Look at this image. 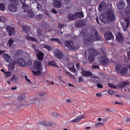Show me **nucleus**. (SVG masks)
I'll return each instance as SVG.
<instances>
[{
    "mask_svg": "<svg viewBox=\"0 0 130 130\" xmlns=\"http://www.w3.org/2000/svg\"><path fill=\"white\" fill-rule=\"evenodd\" d=\"M83 77H90V78H93V79H98L100 80V78L96 76H93V73L90 71L85 70L84 67H81V72H80Z\"/></svg>",
    "mask_w": 130,
    "mask_h": 130,
    "instance_id": "20e7f679",
    "label": "nucleus"
},
{
    "mask_svg": "<svg viewBox=\"0 0 130 130\" xmlns=\"http://www.w3.org/2000/svg\"><path fill=\"white\" fill-rule=\"evenodd\" d=\"M17 62L20 67H25L26 66V62L22 58H18L17 59Z\"/></svg>",
    "mask_w": 130,
    "mask_h": 130,
    "instance_id": "4be33fe9",
    "label": "nucleus"
},
{
    "mask_svg": "<svg viewBox=\"0 0 130 130\" xmlns=\"http://www.w3.org/2000/svg\"><path fill=\"white\" fill-rule=\"evenodd\" d=\"M42 70H38L37 71H32L34 76H41L42 75Z\"/></svg>",
    "mask_w": 130,
    "mask_h": 130,
    "instance_id": "473e14b6",
    "label": "nucleus"
},
{
    "mask_svg": "<svg viewBox=\"0 0 130 130\" xmlns=\"http://www.w3.org/2000/svg\"><path fill=\"white\" fill-rule=\"evenodd\" d=\"M116 38L119 42V43H123V41H124V38L121 35V33L118 32L116 34Z\"/></svg>",
    "mask_w": 130,
    "mask_h": 130,
    "instance_id": "9d476101",
    "label": "nucleus"
},
{
    "mask_svg": "<svg viewBox=\"0 0 130 130\" xmlns=\"http://www.w3.org/2000/svg\"><path fill=\"white\" fill-rule=\"evenodd\" d=\"M75 18L76 19H78V18H79L80 19H82L84 18V13L83 11H81L80 12H77L75 13Z\"/></svg>",
    "mask_w": 130,
    "mask_h": 130,
    "instance_id": "393cba45",
    "label": "nucleus"
},
{
    "mask_svg": "<svg viewBox=\"0 0 130 130\" xmlns=\"http://www.w3.org/2000/svg\"><path fill=\"white\" fill-rule=\"evenodd\" d=\"M25 66L27 67H31L32 66V61L31 60H27L26 62H25Z\"/></svg>",
    "mask_w": 130,
    "mask_h": 130,
    "instance_id": "4c0bfd02",
    "label": "nucleus"
},
{
    "mask_svg": "<svg viewBox=\"0 0 130 130\" xmlns=\"http://www.w3.org/2000/svg\"><path fill=\"white\" fill-rule=\"evenodd\" d=\"M7 32L9 33V36L15 35V29L14 27H11L10 25H7L6 27Z\"/></svg>",
    "mask_w": 130,
    "mask_h": 130,
    "instance_id": "f8f14e48",
    "label": "nucleus"
},
{
    "mask_svg": "<svg viewBox=\"0 0 130 130\" xmlns=\"http://www.w3.org/2000/svg\"><path fill=\"white\" fill-rule=\"evenodd\" d=\"M59 39H58V38H52L51 39V41H56V42H57L58 41Z\"/></svg>",
    "mask_w": 130,
    "mask_h": 130,
    "instance_id": "052dcab7",
    "label": "nucleus"
},
{
    "mask_svg": "<svg viewBox=\"0 0 130 130\" xmlns=\"http://www.w3.org/2000/svg\"><path fill=\"white\" fill-rule=\"evenodd\" d=\"M18 99L19 100H25V99H26V96H25L24 95H19L18 96Z\"/></svg>",
    "mask_w": 130,
    "mask_h": 130,
    "instance_id": "49530a36",
    "label": "nucleus"
},
{
    "mask_svg": "<svg viewBox=\"0 0 130 130\" xmlns=\"http://www.w3.org/2000/svg\"><path fill=\"white\" fill-rule=\"evenodd\" d=\"M5 5L4 4V3H1L0 11H2V12H4V11H5Z\"/></svg>",
    "mask_w": 130,
    "mask_h": 130,
    "instance_id": "58836bf2",
    "label": "nucleus"
},
{
    "mask_svg": "<svg viewBox=\"0 0 130 130\" xmlns=\"http://www.w3.org/2000/svg\"><path fill=\"white\" fill-rule=\"evenodd\" d=\"M44 95H45V93H44V92H41V93H39V96H40V97H43Z\"/></svg>",
    "mask_w": 130,
    "mask_h": 130,
    "instance_id": "69168bd1",
    "label": "nucleus"
},
{
    "mask_svg": "<svg viewBox=\"0 0 130 130\" xmlns=\"http://www.w3.org/2000/svg\"><path fill=\"white\" fill-rule=\"evenodd\" d=\"M76 15L74 13V15L70 13L68 15V20H69V21H73L74 20H76Z\"/></svg>",
    "mask_w": 130,
    "mask_h": 130,
    "instance_id": "cd10ccee",
    "label": "nucleus"
},
{
    "mask_svg": "<svg viewBox=\"0 0 130 130\" xmlns=\"http://www.w3.org/2000/svg\"><path fill=\"white\" fill-rule=\"evenodd\" d=\"M127 53L128 59H129V60H130V52H127Z\"/></svg>",
    "mask_w": 130,
    "mask_h": 130,
    "instance_id": "774afa93",
    "label": "nucleus"
},
{
    "mask_svg": "<svg viewBox=\"0 0 130 130\" xmlns=\"http://www.w3.org/2000/svg\"><path fill=\"white\" fill-rule=\"evenodd\" d=\"M106 9H107V4L105 2H101L99 6V11L100 12H104Z\"/></svg>",
    "mask_w": 130,
    "mask_h": 130,
    "instance_id": "9b49d317",
    "label": "nucleus"
},
{
    "mask_svg": "<svg viewBox=\"0 0 130 130\" xmlns=\"http://www.w3.org/2000/svg\"><path fill=\"white\" fill-rule=\"evenodd\" d=\"M115 70L117 72V73H120V71H121V67L120 66L117 65L115 67Z\"/></svg>",
    "mask_w": 130,
    "mask_h": 130,
    "instance_id": "a19ab883",
    "label": "nucleus"
},
{
    "mask_svg": "<svg viewBox=\"0 0 130 130\" xmlns=\"http://www.w3.org/2000/svg\"><path fill=\"white\" fill-rule=\"evenodd\" d=\"M26 39H28V40H31V41H37V40H36V39H35L34 37L29 36H26Z\"/></svg>",
    "mask_w": 130,
    "mask_h": 130,
    "instance_id": "f704fd0d",
    "label": "nucleus"
},
{
    "mask_svg": "<svg viewBox=\"0 0 130 130\" xmlns=\"http://www.w3.org/2000/svg\"><path fill=\"white\" fill-rule=\"evenodd\" d=\"M15 42L14 40H13V39H10L8 41V44L10 47L13 45V44Z\"/></svg>",
    "mask_w": 130,
    "mask_h": 130,
    "instance_id": "ea45409f",
    "label": "nucleus"
},
{
    "mask_svg": "<svg viewBox=\"0 0 130 130\" xmlns=\"http://www.w3.org/2000/svg\"><path fill=\"white\" fill-rule=\"evenodd\" d=\"M23 10V12H26V13H27V17H28V18H33V17H34V13H33V11L30 10L29 8Z\"/></svg>",
    "mask_w": 130,
    "mask_h": 130,
    "instance_id": "a211bd4d",
    "label": "nucleus"
},
{
    "mask_svg": "<svg viewBox=\"0 0 130 130\" xmlns=\"http://www.w3.org/2000/svg\"><path fill=\"white\" fill-rule=\"evenodd\" d=\"M92 34L93 35V39L94 41H101V40H102V37L100 36L99 32L95 29H93Z\"/></svg>",
    "mask_w": 130,
    "mask_h": 130,
    "instance_id": "423d86ee",
    "label": "nucleus"
},
{
    "mask_svg": "<svg viewBox=\"0 0 130 130\" xmlns=\"http://www.w3.org/2000/svg\"><path fill=\"white\" fill-rule=\"evenodd\" d=\"M127 70H128V69H127V68H126V67H124V68H123L121 70V71H120V73L121 76H124V75H125V74H127Z\"/></svg>",
    "mask_w": 130,
    "mask_h": 130,
    "instance_id": "c85d7f7f",
    "label": "nucleus"
},
{
    "mask_svg": "<svg viewBox=\"0 0 130 130\" xmlns=\"http://www.w3.org/2000/svg\"><path fill=\"white\" fill-rule=\"evenodd\" d=\"M76 67L77 69V70H78V71H80V72H82V67L80 68V63H76Z\"/></svg>",
    "mask_w": 130,
    "mask_h": 130,
    "instance_id": "a18cd8bd",
    "label": "nucleus"
},
{
    "mask_svg": "<svg viewBox=\"0 0 130 130\" xmlns=\"http://www.w3.org/2000/svg\"><path fill=\"white\" fill-rule=\"evenodd\" d=\"M3 56L6 59L7 62H11L12 61V57H11L10 55L7 53H4Z\"/></svg>",
    "mask_w": 130,
    "mask_h": 130,
    "instance_id": "5701e85b",
    "label": "nucleus"
},
{
    "mask_svg": "<svg viewBox=\"0 0 130 130\" xmlns=\"http://www.w3.org/2000/svg\"><path fill=\"white\" fill-rule=\"evenodd\" d=\"M96 86L98 88H99L100 89L103 88V85L100 83H97Z\"/></svg>",
    "mask_w": 130,
    "mask_h": 130,
    "instance_id": "864d4df0",
    "label": "nucleus"
},
{
    "mask_svg": "<svg viewBox=\"0 0 130 130\" xmlns=\"http://www.w3.org/2000/svg\"><path fill=\"white\" fill-rule=\"evenodd\" d=\"M94 125L95 127H100V126L104 125V123L103 122H97Z\"/></svg>",
    "mask_w": 130,
    "mask_h": 130,
    "instance_id": "c9c22d12",
    "label": "nucleus"
},
{
    "mask_svg": "<svg viewBox=\"0 0 130 130\" xmlns=\"http://www.w3.org/2000/svg\"><path fill=\"white\" fill-rule=\"evenodd\" d=\"M8 8L11 12H16L17 11V6L13 4H10L8 6Z\"/></svg>",
    "mask_w": 130,
    "mask_h": 130,
    "instance_id": "6ab92c4d",
    "label": "nucleus"
},
{
    "mask_svg": "<svg viewBox=\"0 0 130 130\" xmlns=\"http://www.w3.org/2000/svg\"><path fill=\"white\" fill-rule=\"evenodd\" d=\"M83 118H85V116L84 115H81L78 117H77L76 119L71 120L70 122H79V121H81Z\"/></svg>",
    "mask_w": 130,
    "mask_h": 130,
    "instance_id": "412c9836",
    "label": "nucleus"
},
{
    "mask_svg": "<svg viewBox=\"0 0 130 130\" xmlns=\"http://www.w3.org/2000/svg\"><path fill=\"white\" fill-rule=\"evenodd\" d=\"M100 21L104 24H108V18L106 17V14H102L100 16Z\"/></svg>",
    "mask_w": 130,
    "mask_h": 130,
    "instance_id": "ddd939ff",
    "label": "nucleus"
},
{
    "mask_svg": "<svg viewBox=\"0 0 130 130\" xmlns=\"http://www.w3.org/2000/svg\"><path fill=\"white\" fill-rule=\"evenodd\" d=\"M122 85L123 86V88H124L126 87V86H128L129 85V83L128 82L126 81H123V82H121Z\"/></svg>",
    "mask_w": 130,
    "mask_h": 130,
    "instance_id": "c03bdc74",
    "label": "nucleus"
},
{
    "mask_svg": "<svg viewBox=\"0 0 130 130\" xmlns=\"http://www.w3.org/2000/svg\"><path fill=\"white\" fill-rule=\"evenodd\" d=\"M53 6L55 7V8H60L61 7V2L59 1L55 2L53 3Z\"/></svg>",
    "mask_w": 130,
    "mask_h": 130,
    "instance_id": "2f4dec72",
    "label": "nucleus"
},
{
    "mask_svg": "<svg viewBox=\"0 0 130 130\" xmlns=\"http://www.w3.org/2000/svg\"><path fill=\"white\" fill-rule=\"evenodd\" d=\"M9 72H14L15 71V63L12 62L8 66Z\"/></svg>",
    "mask_w": 130,
    "mask_h": 130,
    "instance_id": "a878e982",
    "label": "nucleus"
},
{
    "mask_svg": "<svg viewBox=\"0 0 130 130\" xmlns=\"http://www.w3.org/2000/svg\"><path fill=\"white\" fill-rule=\"evenodd\" d=\"M100 50L101 52V54L98 57L99 61L103 66H108V64H109V60H108V58L106 56L107 55L106 50L103 48H101Z\"/></svg>",
    "mask_w": 130,
    "mask_h": 130,
    "instance_id": "f257e3e1",
    "label": "nucleus"
},
{
    "mask_svg": "<svg viewBox=\"0 0 130 130\" xmlns=\"http://www.w3.org/2000/svg\"><path fill=\"white\" fill-rule=\"evenodd\" d=\"M10 2H13L14 4H15L17 6H18V5H19V0H10Z\"/></svg>",
    "mask_w": 130,
    "mask_h": 130,
    "instance_id": "8fccbe9b",
    "label": "nucleus"
},
{
    "mask_svg": "<svg viewBox=\"0 0 130 130\" xmlns=\"http://www.w3.org/2000/svg\"><path fill=\"white\" fill-rule=\"evenodd\" d=\"M34 69L36 71H42V66L41 65V61L35 60L34 62Z\"/></svg>",
    "mask_w": 130,
    "mask_h": 130,
    "instance_id": "0eeeda50",
    "label": "nucleus"
},
{
    "mask_svg": "<svg viewBox=\"0 0 130 130\" xmlns=\"http://www.w3.org/2000/svg\"><path fill=\"white\" fill-rule=\"evenodd\" d=\"M5 75H6V77H7V78H9V77H11V72H5Z\"/></svg>",
    "mask_w": 130,
    "mask_h": 130,
    "instance_id": "3c124183",
    "label": "nucleus"
},
{
    "mask_svg": "<svg viewBox=\"0 0 130 130\" xmlns=\"http://www.w3.org/2000/svg\"><path fill=\"white\" fill-rule=\"evenodd\" d=\"M125 6V4L122 1H120L117 5L118 10H122Z\"/></svg>",
    "mask_w": 130,
    "mask_h": 130,
    "instance_id": "b1692460",
    "label": "nucleus"
},
{
    "mask_svg": "<svg viewBox=\"0 0 130 130\" xmlns=\"http://www.w3.org/2000/svg\"><path fill=\"white\" fill-rule=\"evenodd\" d=\"M37 33H38V36H42V31H41V30L38 29L37 30Z\"/></svg>",
    "mask_w": 130,
    "mask_h": 130,
    "instance_id": "5fc2aeb1",
    "label": "nucleus"
},
{
    "mask_svg": "<svg viewBox=\"0 0 130 130\" xmlns=\"http://www.w3.org/2000/svg\"><path fill=\"white\" fill-rule=\"evenodd\" d=\"M54 55L57 58H62L63 57V53L60 50H56L55 52Z\"/></svg>",
    "mask_w": 130,
    "mask_h": 130,
    "instance_id": "dca6fc26",
    "label": "nucleus"
},
{
    "mask_svg": "<svg viewBox=\"0 0 130 130\" xmlns=\"http://www.w3.org/2000/svg\"><path fill=\"white\" fill-rule=\"evenodd\" d=\"M52 116L56 117L58 116V114H57L56 112H54L51 114Z\"/></svg>",
    "mask_w": 130,
    "mask_h": 130,
    "instance_id": "4d7b16f0",
    "label": "nucleus"
},
{
    "mask_svg": "<svg viewBox=\"0 0 130 130\" xmlns=\"http://www.w3.org/2000/svg\"><path fill=\"white\" fill-rule=\"evenodd\" d=\"M20 1L21 3L22 7L23 9H28V8H29V5L25 4L26 1H25V0H20Z\"/></svg>",
    "mask_w": 130,
    "mask_h": 130,
    "instance_id": "c756f323",
    "label": "nucleus"
},
{
    "mask_svg": "<svg viewBox=\"0 0 130 130\" xmlns=\"http://www.w3.org/2000/svg\"><path fill=\"white\" fill-rule=\"evenodd\" d=\"M115 104H118L119 105H123V103L122 102H115Z\"/></svg>",
    "mask_w": 130,
    "mask_h": 130,
    "instance_id": "e2e57ef3",
    "label": "nucleus"
},
{
    "mask_svg": "<svg viewBox=\"0 0 130 130\" xmlns=\"http://www.w3.org/2000/svg\"><path fill=\"white\" fill-rule=\"evenodd\" d=\"M75 25L76 27H83L86 25V21L84 20H80L75 22Z\"/></svg>",
    "mask_w": 130,
    "mask_h": 130,
    "instance_id": "2eb2a0df",
    "label": "nucleus"
},
{
    "mask_svg": "<svg viewBox=\"0 0 130 130\" xmlns=\"http://www.w3.org/2000/svg\"><path fill=\"white\" fill-rule=\"evenodd\" d=\"M78 80H79V83H81V82H84V80H83V77H79V78H78Z\"/></svg>",
    "mask_w": 130,
    "mask_h": 130,
    "instance_id": "0e129e2a",
    "label": "nucleus"
},
{
    "mask_svg": "<svg viewBox=\"0 0 130 130\" xmlns=\"http://www.w3.org/2000/svg\"><path fill=\"white\" fill-rule=\"evenodd\" d=\"M22 30L23 31V32H25V33L28 34L29 31H30V27L29 26L22 25Z\"/></svg>",
    "mask_w": 130,
    "mask_h": 130,
    "instance_id": "bb28decb",
    "label": "nucleus"
},
{
    "mask_svg": "<svg viewBox=\"0 0 130 130\" xmlns=\"http://www.w3.org/2000/svg\"><path fill=\"white\" fill-rule=\"evenodd\" d=\"M44 47L45 48H46V49H48V50H51V47H50V46L49 45H44Z\"/></svg>",
    "mask_w": 130,
    "mask_h": 130,
    "instance_id": "603ef678",
    "label": "nucleus"
},
{
    "mask_svg": "<svg viewBox=\"0 0 130 130\" xmlns=\"http://www.w3.org/2000/svg\"><path fill=\"white\" fill-rule=\"evenodd\" d=\"M32 48H34V50H35L36 53V50H38V49H37L38 48V47H37V46L35 45H32Z\"/></svg>",
    "mask_w": 130,
    "mask_h": 130,
    "instance_id": "6e6d98bb",
    "label": "nucleus"
},
{
    "mask_svg": "<svg viewBox=\"0 0 130 130\" xmlns=\"http://www.w3.org/2000/svg\"><path fill=\"white\" fill-rule=\"evenodd\" d=\"M38 123L39 124H40L41 125H43V126H45L46 127H50V126H52V123H51V122L43 121L39 122Z\"/></svg>",
    "mask_w": 130,
    "mask_h": 130,
    "instance_id": "4468645a",
    "label": "nucleus"
},
{
    "mask_svg": "<svg viewBox=\"0 0 130 130\" xmlns=\"http://www.w3.org/2000/svg\"><path fill=\"white\" fill-rule=\"evenodd\" d=\"M93 83H99V80L97 79H92Z\"/></svg>",
    "mask_w": 130,
    "mask_h": 130,
    "instance_id": "338daca9",
    "label": "nucleus"
},
{
    "mask_svg": "<svg viewBox=\"0 0 130 130\" xmlns=\"http://www.w3.org/2000/svg\"><path fill=\"white\" fill-rule=\"evenodd\" d=\"M43 17V15L42 14H39L38 15H37L36 18L38 19V20H41L42 18Z\"/></svg>",
    "mask_w": 130,
    "mask_h": 130,
    "instance_id": "de8ad7c7",
    "label": "nucleus"
},
{
    "mask_svg": "<svg viewBox=\"0 0 130 130\" xmlns=\"http://www.w3.org/2000/svg\"><path fill=\"white\" fill-rule=\"evenodd\" d=\"M36 53L37 54V57L38 60L41 61L43 60L44 58V54L41 51L39 50H36Z\"/></svg>",
    "mask_w": 130,
    "mask_h": 130,
    "instance_id": "1a4fd4ad",
    "label": "nucleus"
},
{
    "mask_svg": "<svg viewBox=\"0 0 130 130\" xmlns=\"http://www.w3.org/2000/svg\"><path fill=\"white\" fill-rule=\"evenodd\" d=\"M51 12L53 14H57V11H56L55 9H53L51 10Z\"/></svg>",
    "mask_w": 130,
    "mask_h": 130,
    "instance_id": "bf43d9fd",
    "label": "nucleus"
},
{
    "mask_svg": "<svg viewBox=\"0 0 130 130\" xmlns=\"http://www.w3.org/2000/svg\"><path fill=\"white\" fill-rule=\"evenodd\" d=\"M10 82H12V83H17L18 81H19V78L17 76H14L12 78L10 79Z\"/></svg>",
    "mask_w": 130,
    "mask_h": 130,
    "instance_id": "7c9ffc66",
    "label": "nucleus"
},
{
    "mask_svg": "<svg viewBox=\"0 0 130 130\" xmlns=\"http://www.w3.org/2000/svg\"><path fill=\"white\" fill-rule=\"evenodd\" d=\"M108 94H109V95H113L114 91H113L112 89H110L108 91Z\"/></svg>",
    "mask_w": 130,
    "mask_h": 130,
    "instance_id": "09e8293b",
    "label": "nucleus"
},
{
    "mask_svg": "<svg viewBox=\"0 0 130 130\" xmlns=\"http://www.w3.org/2000/svg\"><path fill=\"white\" fill-rule=\"evenodd\" d=\"M104 36L105 37V39L107 41L111 40L113 39V38H114V35H113V34H112V32L110 31L106 32L104 34Z\"/></svg>",
    "mask_w": 130,
    "mask_h": 130,
    "instance_id": "6e6552de",
    "label": "nucleus"
},
{
    "mask_svg": "<svg viewBox=\"0 0 130 130\" xmlns=\"http://www.w3.org/2000/svg\"><path fill=\"white\" fill-rule=\"evenodd\" d=\"M118 88L120 89H123V86H122V84L121 83L120 84H118L117 85Z\"/></svg>",
    "mask_w": 130,
    "mask_h": 130,
    "instance_id": "13d9d810",
    "label": "nucleus"
},
{
    "mask_svg": "<svg viewBox=\"0 0 130 130\" xmlns=\"http://www.w3.org/2000/svg\"><path fill=\"white\" fill-rule=\"evenodd\" d=\"M106 16L110 22H113L114 21H115V19H116L115 14H114V12H113V10L111 9H108L107 12H106Z\"/></svg>",
    "mask_w": 130,
    "mask_h": 130,
    "instance_id": "7ed1b4c3",
    "label": "nucleus"
},
{
    "mask_svg": "<svg viewBox=\"0 0 130 130\" xmlns=\"http://www.w3.org/2000/svg\"><path fill=\"white\" fill-rule=\"evenodd\" d=\"M64 45L71 51L76 50L77 49V47L74 46V41H65Z\"/></svg>",
    "mask_w": 130,
    "mask_h": 130,
    "instance_id": "39448f33",
    "label": "nucleus"
},
{
    "mask_svg": "<svg viewBox=\"0 0 130 130\" xmlns=\"http://www.w3.org/2000/svg\"><path fill=\"white\" fill-rule=\"evenodd\" d=\"M95 60V56L93 55H89L88 56V61L89 62H93Z\"/></svg>",
    "mask_w": 130,
    "mask_h": 130,
    "instance_id": "72a5a7b5",
    "label": "nucleus"
},
{
    "mask_svg": "<svg viewBox=\"0 0 130 130\" xmlns=\"http://www.w3.org/2000/svg\"><path fill=\"white\" fill-rule=\"evenodd\" d=\"M68 69L70 70L71 72H73L74 74L77 72V69L75 68V67L73 66V67H68Z\"/></svg>",
    "mask_w": 130,
    "mask_h": 130,
    "instance_id": "e433bc0d",
    "label": "nucleus"
},
{
    "mask_svg": "<svg viewBox=\"0 0 130 130\" xmlns=\"http://www.w3.org/2000/svg\"><path fill=\"white\" fill-rule=\"evenodd\" d=\"M93 41H94V35L93 33H88L84 36L83 43H84L85 45H88V44H90V43L93 42Z\"/></svg>",
    "mask_w": 130,
    "mask_h": 130,
    "instance_id": "f03ea898",
    "label": "nucleus"
},
{
    "mask_svg": "<svg viewBox=\"0 0 130 130\" xmlns=\"http://www.w3.org/2000/svg\"><path fill=\"white\" fill-rule=\"evenodd\" d=\"M49 66H53V67H56V62L54 61H49L48 62Z\"/></svg>",
    "mask_w": 130,
    "mask_h": 130,
    "instance_id": "79ce46f5",
    "label": "nucleus"
},
{
    "mask_svg": "<svg viewBox=\"0 0 130 130\" xmlns=\"http://www.w3.org/2000/svg\"><path fill=\"white\" fill-rule=\"evenodd\" d=\"M108 86L110 87L111 89H116L117 90V87H116L112 83H108Z\"/></svg>",
    "mask_w": 130,
    "mask_h": 130,
    "instance_id": "37998d69",
    "label": "nucleus"
},
{
    "mask_svg": "<svg viewBox=\"0 0 130 130\" xmlns=\"http://www.w3.org/2000/svg\"><path fill=\"white\" fill-rule=\"evenodd\" d=\"M88 53L91 55H93L94 56H95V55H99L100 54V52H98L96 49L94 48H91L88 50Z\"/></svg>",
    "mask_w": 130,
    "mask_h": 130,
    "instance_id": "f3484780",
    "label": "nucleus"
},
{
    "mask_svg": "<svg viewBox=\"0 0 130 130\" xmlns=\"http://www.w3.org/2000/svg\"><path fill=\"white\" fill-rule=\"evenodd\" d=\"M95 21L96 23L99 24V25H100V22H99V17H98V16H96V17L95 18Z\"/></svg>",
    "mask_w": 130,
    "mask_h": 130,
    "instance_id": "680f3d73",
    "label": "nucleus"
},
{
    "mask_svg": "<svg viewBox=\"0 0 130 130\" xmlns=\"http://www.w3.org/2000/svg\"><path fill=\"white\" fill-rule=\"evenodd\" d=\"M127 3V6L125 8V11L127 16L130 15V0H126Z\"/></svg>",
    "mask_w": 130,
    "mask_h": 130,
    "instance_id": "aec40b11",
    "label": "nucleus"
}]
</instances>
